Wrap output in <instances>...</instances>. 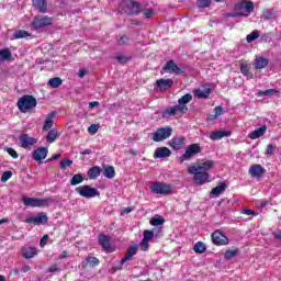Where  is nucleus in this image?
I'll use <instances>...</instances> for the list:
<instances>
[{
    "label": "nucleus",
    "mask_w": 281,
    "mask_h": 281,
    "mask_svg": "<svg viewBox=\"0 0 281 281\" xmlns=\"http://www.w3.org/2000/svg\"><path fill=\"white\" fill-rule=\"evenodd\" d=\"M214 166V160H201L188 168L189 175H193L195 186H205V183H210V170H212Z\"/></svg>",
    "instance_id": "nucleus-1"
},
{
    "label": "nucleus",
    "mask_w": 281,
    "mask_h": 281,
    "mask_svg": "<svg viewBox=\"0 0 281 281\" xmlns=\"http://www.w3.org/2000/svg\"><path fill=\"white\" fill-rule=\"evenodd\" d=\"M190 102H192V94L186 93L178 100V105L167 108L162 112V117H172L175 115H179V113H186L188 111V106L186 104H190Z\"/></svg>",
    "instance_id": "nucleus-2"
},
{
    "label": "nucleus",
    "mask_w": 281,
    "mask_h": 281,
    "mask_svg": "<svg viewBox=\"0 0 281 281\" xmlns=\"http://www.w3.org/2000/svg\"><path fill=\"white\" fill-rule=\"evenodd\" d=\"M119 12L127 16H137L142 12V4L135 0H125L120 4Z\"/></svg>",
    "instance_id": "nucleus-3"
},
{
    "label": "nucleus",
    "mask_w": 281,
    "mask_h": 281,
    "mask_svg": "<svg viewBox=\"0 0 281 281\" xmlns=\"http://www.w3.org/2000/svg\"><path fill=\"white\" fill-rule=\"evenodd\" d=\"M36 104H38V101L32 94H24L18 100V109L21 113L33 111V109H36Z\"/></svg>",
    "instance_id": "nucleus-4"
},
{
    "label": "nucleus",
    "mask_w": 281,
    "mask_h": 281,
    "mask_svg": "<svg viewBox=\"0 0 281 281\" xmlns=\"http://www.w3.org/2000/svg\"><path fill=\"white\" fill-rule=\"evenodd\" d=\"M22 203L26 205V207H47L49 203H52L50 198H22Z\"/></svg>",
    "instance_id": "nucleus-5"
},
{
    "label": "nucleus",
    "mask_w": 281,
    "mask_h": 281,
    "mask_svg": "<svg viewBox=\"0 0 281 281\" xmlns=\"http://www.w3.org/2000/svg\"><path fill=\"white\" fill-rule=\"evenodd\" d=\"M201 153V145L193 143L189 145L182 156L178 158L179 164H183V161H190L193 157H196Z\"/></svg>",
    "instance_id": "nucleus-6"
},
{
    "label": "nucleus",
    "mask_w": 281,
    "mask_h": 281,
    "mask_svg": "<svg viewBox=\"0 0 281 281\" xmlns=\"http://www.w3.org/2000/svg\"><path fill=\"white\" fill-rule=\"evenodd\" d=\"M172 127L165 126V127H158L156 132L153 133V140L154 142H164L165 139H168V137L172 136Z\"/></svg>",
    "instance_id": "nucleus-7"
},
{
    "label": "nucleus",
    "mask_w": 281,
    "mask_h": 281,
    "mask_svg": "<svg viewBox=\"0 0 281 281\" xmlns=\"http://www.w3.org/2000/svg\"><path fill=\"white\" fill-rule=\"evenodd\" d=\"M52 23H54L53 18L47 15H36L33 19L32 27H34V30H43V27H48V25H52Z\"/></svg>",
    "instance_id": "nucleus-8"
},
{
    "label": "nucleus",
    "mask_w": 281,
    "mask_h": 281,
    "mask_svg": "<svg viewBox=\"0 0 281 281\" xmlns=\"http://www.w3.org/2000/svg\"><path fill=\"white\" fill-rule=\"evenodd\" d=\"M76 192L85 199H95V196H100V191L91 186L76 188Z\"/></svg>",
    "instance_id": "nucleus-9"
},
{
    "label": "nucleus",
    "mask_w": 281,
    "mask_h": 281,
    "mask_svg": "<svg viewBox=\"0 0 281 281\" xmlns=\"http://www.w3.org/2000/svg\"><path fill=\"white\" fill-rule=\"evenodd\" d=\"M162 69L166 74H175V76H186V71H183V69H181V67H179L172 59L168 60Z\"/></svg>",
    "instance_id": "nucleus-10"
},
{
    "label": "nucleus",
    "mask_w": 281,
    "mask_h": 281,
    "mask_svg": "<svg viewBox=\"0 0 281 281\" xmlns=\"http://www.w3.org/2000/svg\"><path fill=\"white\" fill-rule=\"evenodd\" d=\"M137 251H139V246H131L125 256L121 259L120 266L115 267V271H122V265H124V262H128V260H133V256H137Z\"/></svg>",
    "instance_id": "nucleus-11"
},
{
    "label": "nucleus",
    "mask_w": 281,
    "mask_h": 281,
    "mask_svg": "<svg viewBox=\"0 0 281 281\" xmlns=\"http://www.w3.org/2000/svg\"><path fill=\"white\" fill-rule=\"evenodd\" d=\"M151 192H155L156 194H170L172 192V187L164 182H154Z\"/></svg>",
    "instance_id": "nucleus-12"
},
{
    "label": "nucleus",
    "mask_w": 281,
    "mask_h": 281,
    "mask_svg": "<svg viewBox=\"0 0 281 281\" xmlns=\"http://www.w3.org/2000/svg\"><path fill=\"white\" fill-rule=\"evenodd\" d=\"M49 221V217H47V213L41 212L37 214L36 217H26L24 223H27L29 225H45Z\"/></svg>",
    "instance_id": "nucleus-13"
},
{
    "label": "nucleus",
    "mask_w": 281,
    "mask_h": 281,
    "mask_svg": "<svg viewBox=\"0 0 281 281\" xmlns=\"http://www.w3.org/2000/svg\"><path fill=\"white\" fill-rule=\"evenodd\" d=\"M212 241L217 246L229 245V238L221 231H215L211 235Z\"/></svg>",
    "instance_id": "nucleus-14"
},
{
    "label": "nucleus",
    "mask_w": 281,
    "mask_h": 281,
    "mask_svg": "<svg viewBox=\"0 0 281 281\" xmlns=\"http://www.w3.org/2000/svg\"><path fill=\"white\" fill-rule=\"evenodd\" d=\"M34 144H37L36 138L30 136V134H22L20 135V146L21 148L27 149L32 148Z\"/></svg>",
    "instance_id": "nucleus-15"
},
{
    "label": "nucleus",
    "mask_w": 281,
    "mask_h": 281,
    "mask_svg": "<svg viewBox=\"0 0 281 281\" xmlns=\"http://www.w3.org/2000/svg\"><path fill=\"white\" fill-rule=\"evenodd\" d=\"M248 172L255 179H260L261 177H265L267 169H265V167H262V165L255 164V165L250 166Z\"/></svg>",
    "instance_id": "nucleus-16"
},
{
    "label": "nucleus",
    "mask_w": 281,
    "mask_h": 281,
    "mask_svg": "<svg viewBox=\"0 0 281 281\" xmlns=\"http://www.w3.org/2000/svg\"><path fill=\"white\" fill-rule=\"evenodd\" d=\"M170 148L172 150H181L183 146H186V136H175L169 142Z\"/></svg>",
    "instance_id": "nucleus-17"
},
{
    "label": "nucleus",
    "mask_w": 281,
    "mask_h": 281,
    "mask_svg": "<svg viewBox=\"0 0 281 281\" xmlns=\"http://www.w3.org/2000/svg\"><path fill=\"white\" fill-rule=\"evenodd\" d=\"M235 10H246L250 14L255 10L254 1L241 0L235 4Z\"/></svg>",
    "instance_id": "nucleus-18"
},
{
    "label": "nucleus",
    "mask_w": 281,
    "mask_h": 281,
    "mask_svg": "<svg viewBox=\"0 0 281 281\" xmlns=\"http://www.w3.org/2000/svg\"><path fill=\"white\" fill-rule=\"evenodd\" d=\"M170 155H172V151L168 147H158L154 153L155 159H166Z\"/></svg>",
    "instance_id": "nucleus-19"
},
{
    "label": "nucleus",
    "mask_w": 281,
    "mask_h": 281,
    "mask_svg": "<svg viewBox=\"0 0 281 281\" xmlns=\"http://www.w3.org/2000/svg\"><path fill=\"white\" fill-rule=\"evenodd\" d=\"M32 3L40 14H47V0H33Z\"/></svg>",
    "instance_id": "nucleus-20"
},
{
    "label": "nucleus",
    "mask_w": 281,
    "mask_h": 281,
    "mask_svg": "<svg viewBox=\"0 0 281 281\" xmlns=\"http://www.w3.org/2000/svg\"><path fill=\"white\" fill-rule=\"evenodd\" d=\"M99 245L104 251H113V249H111V238L104 234L99 235Z\"/></svg>",
    "instance_id": "nucleus-21"
},
{
    "label": "nucleus",
    "mask_w": 281,
    "mask_h": 281,
    "mask_svg": "<svg viewBox=\"0 0 281 281\" xmlns=\"http://www.w3.org/2000/svg\"><path fill=\"white\" fill-rule=\"evenodd\" d=\"M156 85L160 91H168V89H172V85H175V80L172 79H158Z\"/></svg>",
    "instance_id": "nucleus-22"
},
{
    "label": "nucleus",
    "mask_w": 281,
    "mask_h": 281,
    "mask_svg": "<svg viewBox=\"0 0 281 281\" xmlns=\"http://www.w3.org/2000/svg\"><path fill=\"white\" fill-rule=\"evenodd\" d=\"M47 147H40L33 151V159L35 161H43V159L47 158Z\"/></svg>",
    "instance_id": "nucleus-23"
},
{
    "label": "nucleus",
    "mask_w": 281,
    "mask_h": 281,
    "mask_svg": "<svg viewBox=\"0 0 281 281\" xmlns=\"http://www.w3.org/2000/svg\"><path fill=\"white\" fill-rule=\"evenodd\" d=\"M54 117H56V111H52L47 114L46 120L44 121L43 131H52L54 126Z\"/></svg>",
    "instance_id": "nucleus-24"
},
{
    "label": "nucleus",
    "mask_w": 281,
    "mask_h": 281,
    "mask_svg": "<svg viewBox=\"0 0 281 281\" xmlns=\"http://www.w3.org/2000/svg\"><path fill=\"white\" fill-rule=\"evenodd\" d=\"M35 256H38V250L36 248H34V247L22 248V258L30 260L31 258H34Z\"/></svg>",
    "instance_id": "nucleus-25"
},
{
    "label": "nucleus",
    "mask_w": 281,
    "mask_h": 281,
    "mask_svg": "<svg viewBox=\"0 0 281 281\" xmlns=\"http://www.w3.org/2000/svg\"><path fill=\"white\" fill-rule=\"evenodd\" d=\"M232 136V132H227V131H216V132H212L210 135V139L212 142H216L218 139H223V137H231Z\"/></svg>",
    "instance_id": "nucleus-26"
},
{
    "label": "nucleus",
    "mask_w": 281,
    "mask_h": 281,
    "mask_svg": "<svg viewBox=\"0 0 281 281\" xmlns=\"http://www.w3.org/2000/svg\"><path fill=\"white\" fill-rule=\"evenodd\" d=\"M56 139H60V131H58V128H53L48 131V134L46 136V142L48 144H54Z\"/></svg>",
    "instance_id": "nucleus-27"
},
{
    "label": "nucleus",
    "mask_w": 281,
    "mask_h": 281,
    "mask_svg": "<svg viewBox=\"0 0 281 281\" xmlns=\"http://www.w3.org/2000/svg\"><path fill=\"white\" fill-rule=\"evenodd\" d=\"M100 265V259L97 257H87L86 261L82 262V269H87L88 266L95 269Z\"/></svg>",
    "instance_id": "nucleus-28"
},
{
    "label": "nucleus",
    "mask_w": 281,
    "mask_h": 281,
    "mask_svg": "<svg viewBox=\"0 0 281 281\" xmlns=\"http://www.w3.org/2000/svg\"><path fill=\"white\" fill-rule=\"evenodd\" d=\"M269 65V59H267L266 57H257L254 60V67L255 69L259 70V69H265V67H267Z\"/></svg>",
    "instance_id": "nucleus-29"
},
{
    "label": "nucleus",
    "mask_w": 281,
    "mask_h": 281,
    "mask_svg": "<svg viewBox=\"0 0 281 281\" xmlns=\"http://www.w3.org/2000/svg\"><path fill=\"white\" fill-rule=\"evenodd\" d=\"M225 190H227V183L218 182L217 186L211 190V194L214 196H221Z\"/></svg>",
    "instance_id": "nucleus-30"
},
{
    "label": "nucleus",
    "mask_w": 281,
    "mask_h": 281,
    "mask_svg": "<svg viewBox=\"0 0 281 281\" xmlns=\"http://www.w3.org/2000/svg\"><path fill=\"white\" fill-rule=\"evenodd\" d=\"M265 133H267V125H262L261 127L255 130L254 132H251L248 137L250 139H258L260 137H262V135H265Z\"/></svg>",
    "instance_id": "nucleus-31"
},
{
    "label": "nucleus",
    "mask_w": 281,
    "mask_h": 281,
    "mask_svg": "<svg viewBox=\"0 0 281 281\" xmlns=\"http://www.w3.org/2000/svg\"><path fill=\"white\" fill-rule=\"evenodd\" d=\"M102 175V169L98 166H93L88 170V178L89 179H95L97 177H100Z\"/></svg>",
    "instance_id": "nucleus-32"
},
{
    "label": "nucleus",
    "mask_w": 281,
    "mask_h": 281,
    "mask_svg": "<svg viewBox=\"0 0 281 281\" xmlns=\"http://www.w3.org/2000/svg\"><path fill=\"white\" fill-rule=\"evenodd\" d=\"M240 74L246 78H254V74H251V67L248 64H240Z\"/></svg>",
    "instance_id": "nucleus-33"
},
{
    "label": "nucleus",
    "mask_w": 281,
    "mask_h": 281,
    "mask_svg": "<svg viewBox=\"0 0 281 281\" xmlns=\"http://www.w3.org/2000/svg\"><path fill=\"white\" fill-rule=\"evenodd\" d=\"M210 93H212V89H210V88H205L204 90L195 91V95L200 100H205V99L210 98Z\"/></svg>",
    "instance_id": "nucleus-34"
},
{
    "label": "nucleus",
    "mask_w": 281,
    "mask_h": 281,
    "mask_svg": "<svg viewBox=\"0 0 281 281\" xmlns=\"http://www.w3.org/2000/svg\"><path fill=\"white\" fill-rule=\"evenodd\" d=\"M103 177H105V179H113L115 177V168L113 166H105Z\"/></svg>",
    "instance_id": "nucleus-35"
},
{
    "label": "nucleus",
    "mask_w": 281,
    "mask_h": 281,
    "mask_svg": "<svg viewBox=\"0 0 281 281\" xmlns=\"http://www.w3.org/2000/svg\"><path fill=\"white\" fill-rule=\"evenodd\" d=\"M223 113H225V110H223V106L217 105L214 108V114H210L207 116V120L210 121L216 120L217 117H220V115H223Z\"/></svg>",
    "instance_id": "nucleus-36"
},
{
    "label": "nucleus",
    "mask_w": 281,
    "mask_h": 281,
    "mask_svg": "<svg viewBox=\"0 0 281 281\" xmlns=\"http://www.w3.org/2000/svg\"><path fill=\"white\" fill-rule=\"evenodd\" d=\"M280 93V90L278 89H268V90H260L257 95L258 98H262L265 95H278Z\"/></svg>",
    "instance_id": "nucleus-37"
},
{
    "label": "nucleus",
    "mask_w": 281,
    "mask_h": 281,
    "mask_svg": "<svg viewBox=\"0 0 281 281\" xmlns=\"http://www.w3.org/2000/svg\"><path fill=\"white\" fill-rule=\"evenodd\" d=\"M0 59L3 60H12V52L10 48H3L0 50Z\"/></svg>",
    "instance_id": "nucleus-38"
},
{
    "label": "nucleus",
    "mask_w": 281,
    "mask_h": 281,
    "mask_svg": "<svg viewBox=\"0 0 281 281\" xmlns=\"http://www.w3.org/2000/svg\"><path fill=\"white\" fill-rule=\"evenodd\" d=\"M82 181H85V177H82L81 173H76L70 179V186H80V183H82Z\"/></svg>",
    "instance_id": "nucleus-39"
},
{
    "label": "nucleus",
    "mask_w": 281,
    "mask_h": 281,
    "mask_svg": "<svg viewBox=\"0 0 281 281\" xmlns=\"http://www.w3.org/2000/svg\"><path fill=\"white\" fill-rule=\"evenodd\" d=\"M166 223V220L164 217H157L154 216L150 218L149 224L153 225V227H159Z\"/></svg>",
    "instance_id": "nucleus-40"
},
{
    "label": "nucleus",
    "mask_w": 281,
    "mask_h": 281,
    "mask_svg": "<svg viewBox=\"0 0 281 281\" xmlns=\"http://www.w3.org/2000/svg\"><path fill=\"white\" fill-rule=\"evenodd\" d=\"M193 250L195 251V254H205V251H207V247H205V244H203L202 241H198L193 246Z\"/></svg>",
    "instance_id": "nucleus-41"
},
{
    "label": "nucleus",
    "mask_w": 281,
    "mask_h": 281,
    "mask_svg": "<svg viewBox=\"0 0 281 281\" xmlns=\"http://www.w3.org/2000/svg\"><path fill=\"white\" fill-rule=\"evenodd\" d=\"M60 85H63V79H60L59 77H54L48 81V86H50L52 89H58Z\"/></svg>",
    "instance_id": "nucleus-42"
},
{
    "label": "nucleus",
    "mask_w": 281,
    "mask_h": 281,
    "mask_svg": "<svg viewBox=\"0 0 281 281\" xmlns=\"http://www.w3.org/2000/svg\"><path fill=\"white\" fill-rule=\"evenodd\" d=\"M59 166L63 170H67V168H70V166H74V160L69 158H65L60 160Z\"/></svg>",
    "instance_id": "nucleus-43"
},
{
    "label": "nucleus",
    "mask_w": 281,
    "mask_h": 281,
    "mask_svg": "<svg viewBox=\"0 0 281 281\" xmlns=\"http://www.w3.org/2000/svg\"><path fill=\"white\" fill-rule=\"evenodd\" d=\"M27 36H30V33L27 31H24V30L15 31V33L13 34V37L15 40L27 38Z\"/></svg>",
    "instance_id": "nucleus-44"
},
{
    "label": "nucleus",
    "mask_w": 281,
    "mask_h": 281,
    "mask_svg": "<svg viewBox=\"0 0 281 281\" xmlns=\"http://www.w3.org/2000/svg\"><path fill=\"white\" fill-rule=\"evenodd\" d=\"M257 38H260V34L258 32L252 31L250 34L247 35L246 41L247 43H254Z\"/></svg>",
    "instance_id": "nucleus-45"
},
{
    "label": "nucleus",
    "mask_w": 281,
    "mask_h": 281,
    "mask_svg": "<svg viewBox=\"0 0 281 281\" xmlns=\"http://www.w3.org/2000/svg\"><path fill=\"white\" fill-rule=\"evenodd\" d=\"M10 179H12V171L8 170L2 173L0 181L1 183H7Z\"/></svg>",
    "instance_id": "nucleus-46"
},
{
    "label": "nucleus",
    "mask_w": 281,
    "mask_h": 281,
    "mask_svg": "<svg viewBox=\"0 0 281 281\" xmlns=\"http://www.w3.org/2000/svg\"><path fill=\"white\" fill-rule=\"evenodd\" d=\"M153 238H155V232L148 229L143 232V239L153 240Z\"/></svg>",
    "instance_id": "nucleus-47"
},
{
    "label": "nucleus",
    "mask_w": 281,
    "mask_h": 281,
    "mask_svg": "<svg viewBox=\"0 0 281 281\" xmlns=\"http://www.w3.org/2000/svg\"><path fill=\"white\" fill-rule=\"evenodd\" d=\"M236 254H238V249H234V250L228 249L225 251L224 256H225L226 260H232V258H234V256H236Z\"/></svg>",
    "instance_id": "nucleus-48"
},
{
    "label": "nucleus",
    "mask_w": 281,
    "mask_h": 281,
    "mask_svg": "<svg viewBox=\"0 0 281 281\" xmlns=\"http://www.w3.org/2000/svg\"><path fill=\"white\" fill-rule=\"evenodd\" d=\"M98 131H100V125L99 124H91L89 127H88V133L90 135H95V133H98Z\"/></svg>",
    "instance_id": "nucleus-49"
},
{
    "label": "nucleus",
    "mask_w": 281,
    "mask_h": 281,
    "mask_svg": "<svg viewBox=\"0 0 281 281\" xmlns=\"http://www.w3.org/2000/svg\"><path fill=\"white\" fill-rule=\"evenodd\" d=\"M212 0H198V8H210Z\"/></svg>",
    "instance_id": "nucleus-50"
},
{
    "label": "nucleus",
    "mask_w": 281,
    "mask_h": 281,
    "mask_svg": "<svg viewBox=\"0 0 281 281\" xmlns=\"http://www.w3.org/2000/svg\"><path fill=\"white\" fill-rule=\"evenodd\" d=\"M140 251H148L150 249V245L148 244V239H142L140 244Z\"/></svg>",
    "instance_id": "nucleus-51"
},
{
    "label": "nucleus",
    "mask_w": 281,
    "mask_h": 281,
    "mask_svg": "<svg viewBox=\"0 0 281 281\" xmlns=\"http://www.w3.org/2000/svg\"><path fill=\"white\" fill-rule=\"evenodd\" d=\"M114 59L117 60L120 65H124V63H127V60H131V57H126L124 55H117L114 57Z\"/></svg>",
    "instance_id": "nucleus-52"
},
{
    "label": "nucleus",
    "mask_w": 281,
    "mask_h": 281,
    "mask_svg": "<svg viewBox=\"0 0 281 281\" xmlns=\"http://www.w3.org/2000/svg\"><path fill=\"white\" fill-rule=\"evenodd\" d=\"M226 16L228 19H236V16H245L247 19V16H249V14L243 13V12H234V13H227Z\"/></svg>",
    "instance_id": "nucleus-53"
},
{
    "label": "nucleus",
    "mask_w": 281,
    "mask_h": 281,
    "mask_svg": "<svg viewBox=\"0 0 281 281\" xmlns=\"http://www.w3.org/2000/svg\"><path fill=\"white\" fill-rule=\"evenodd\" d=\"M7 153L10 155V157H12V159H19V153H16L14 148L8 147Z\"/></svg>",
    "instance_id": "nucleus-54"
},
{
    "label": "nucleus",
    "mask_w": 281,
    "mask_h": 281,
    "mask_svg": "<svg viewBox=\"0 0 281 281\" xmlns=\"http://www.w3.org/2000/svg\"><path fill=\"white\" fill-rule=\"evenodd\" d=\"M128 41H131V38H128V36L122 35V36L117 40V43H119V45H126V43H128Z\"/></svg>",
    "instance_id": "nucleus-55"
},
{
    "label": "nucleus",
    "mask_w": 281,
    "mask_h": 281,
    "mask_svg": "<svg viewBox=\"0 0 281 281\" xmlns=\"http://www.w3.org/2000/svg\"><path fill=\"white\" fill-rule=\"evenodd\" d=\"M276 153V146L273 144H269L266 149V155H273Z\"/></svg>",
    "instance_id": "nucleus-56"
},
{
    "label": "nucleus",
    "mask_w": 281,
    "mask_h": 281,
    "mask_svg": "<svg viewBox=\"0 0 281 281\" xmlns=\"http://www.w3.org/2000/svg\"><path fill=\"white\" fill-rule=\"evenodd\" d=\"M154 14H155V10H153V9H146L144 11L145 19H150Z\"/></svg>",
    "instance_id": "nucleus-57"
},
{
    "label": "nucleus",
    "mask_w": 281,
    "mask_h": 281,
    "mask_svg": "<svg viewBox=\"0 0 281 281\" xmlns=\"http://www.w3.org/2000/svg\"><path fill=\"white\" fill-rule=\"evenodd\" d=\"M263 19H265L266 21H269V20L273 19V13L271 12V10H266V11L263 12Z\"/></svg>",
    "instance_id": "nucleus-58"
},
{
    "label": "nucleus",
    "mask_w": 281,
    "mask_h": 281,
    "mask_svg": "<svg viewBox=\"0 0 281 281\" xmlns=\"http://www.w3.org/2000/svg\"><path fill=\"white\" fill-rule=\"evenodd\" d=\"M47 240H49V235H44L40 240V247H45V245H47Z\"/></svg>",
    "instance_id": "nucleus-59"
},
{
    "label": "nucleus",
    "mask_w": 281,
    "mask_h": 281,
    "mask_svg": "<svg viewBox=\"0 0 281 281\" xmlns=\"http://www.w3.org/2000/svg\"><path fill=\"white\" fill-rule=\"evenodd\" d=\"M243 214H246V216H257V213H255L254 210L249 209L244 210Z\"/></svg>",
    "instance_id": "nucleus-60"
},
{
    "label": "nucleus",
    "mask_w": 281,
    "mask_h": 281,
    "mask_svg": "<svg viewBox=\"0 0 281 281\" xmlns=\"http://www.w3.org/2000/svg\"><path fill=\"white\" fill-rule=\"evenodd\" d=\"M128 21V23H131V25H140V21L139 20H137V19H130V20H127Z\"/></svg>",
    "instance_id": "nucleus-61"
},
{
    "label": "nucleus",
    "mask_w": 281,
    "mask_h": 281,
    "mask_svg": "<svg viewBox=\"0 0 281 281\" xmlns=\"http://www.w3.org/2000/svg\"><path fill=\"white\" fill-rule=\"evenodd\" d=\"M48 273H56V271H60V268L56 267V266H52L50 268H48Z\"/></svg>",
    "instance_id": "nucleus-62"
},
{
    "label": "nucleus",
    "mask_w": 281,
    "mask_h": 281,
    "mask_svg": "<svg viewBox=\"0 0 281 281\" xmlns=\"http://www.w3.org/2000/svg\"><path fill=\"white\" fill-rule=\"evenodd\" d=\"M95 106H100V102L92 101V102L89 103V109H95Z\"/></svg>",
    "instance_id": "nucleus-63"
},
{
    "label": "nucleus",
    "mask_w": 281,
    "mask_h": 281,
    "mask_svg": "<svg viewBox=\"0 0 281 281\" xmlns=\"http://www.w3.org/2000/svg\"><path fill=\"white\" fill-rule=\"evenodd\" d=\"M274 238H276L277 240H281V229H279V231H277V232L274 233Z\"/></svg>",
    "instance_id": "nucleus-64"
}]
</instances>
